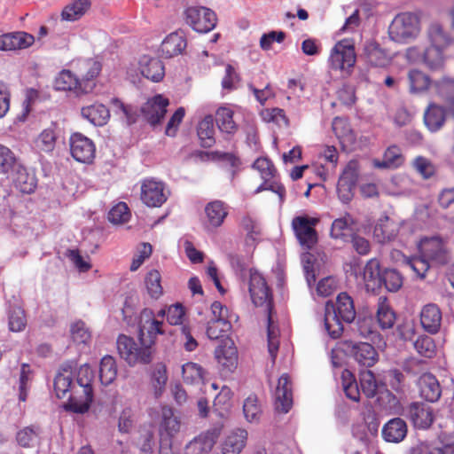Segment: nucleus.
Returning a JSON list of instances; mask_svg holds the SVG:
<instances>
[{
  "label": "nucleus",
  "instance_id": "obj_1",
  "mask_svg": "<svg viewBox=\"0 0 454 454\" xmlns=\"http://www.w3.org/2000/svg\"><path fill=\"white\" fill-rule=\"evenodd\" d=\"M93 372L88 364L82 365L74 380V373L71 368H62L55 377L54 391L59 398L68 395V402L64 404V409L74 413L88 411L93 399L91 381Z\"/></svg>",
  "mask_w": 454,
  "mask_h": 454
},
{
  "label": "nucleus",
  "instance_id": "obj_2",
  "mask_svg": "<svg viewBox=\"0 0 454 454\" xmlns=\"http://www.w3.org/2000/svg\"><path fill=\"white\" fill-rule=\"evenodd\" d=\"M420 255L409 258L398 251L393 252L402 258V262L420 278H425L431 264L444 265L450 262L451 253L447 240L439 236L424 237L418 244Z\"/></svg>",
  "mask_w": 454,
  "mask_h": 454
},
{
  "label": "nucleus",
  "instance_id": "obj_3",
  "mask_svg": "<svg viewBox=\"0 0 454 454\" xmlns=\"http://www.w3.org/2000/svg\"><path fill=\"white\" fill-rule=\"evenodd\" d=\"M428 45L423 50L409 47L405 56L411 63L421 62L430 71H440L444 67L445 50L450 43V36L441 24L433 22L427 29Z\"/></svg>",
  "mask_w": 454,
  "mask_h": 454
},
{
  "label": "nucleus",
  "instance_id": "obj_4",
  "mask_svg": "<svg viewBox=\"0 0 454 454\" xmlns=\"http://www.w3.org/2000/svg\"><path fill=\"white\" fill-rule=\"evenodd\" d=\"M249 293L253 303L257 307H263L268 314V350L272 362H274L279 346V330L274 324L270 315L272 309V296L270 290L267 285L265 278L262 273L254 269H251L249 270Z\"/></svg>",
  "mask_w": 454,
  "mask_h": 454
},
{
  "label": "nucleus",
  "instance_id": "obj_5",
  "mask_svg": "<svg viewBox=\"0 0 454 454\" xmlns=\"http://www.w3.org/2000/svg\"><path fill=\"white\" fill-rule=\"evenodd\" d=\"M356 317L352 298L347 293H340L335 302L327 301L325 307V329L333 339H337L343 332L342 322L351 323Z\"/></svg>",
  "mask_w": 454,
  "mask_h": 454
},
{
  "label": "nucleus",
  "instance_id": "obj_6",
  "mask_svg": "<svg viewBox=\"0 0 454 454\" xmlns=\"http://www.w3.org/2000/svg\"><path fill=\"white\" fill-rule=\"evenodd\" d=\"M356 62L355 43L345 38L338 41L330 50L327 65L331 71L338 72L342 78H348L353 73Z\"/></svg>",
  "mask_w": 454,
  "mask_h": 454
},
{
  "label": "nucleus",
  "instance_id": "obj_7",
  "mask_svg": "<svg viewBox=\"0 0 454 454\" xmlns=\"http://www.w3.org/2000/svg\"><path fill=\"white\" fill-rule=\"evenodd\" d=\"M421 30L420 20L413 12L397 14L388 27L389 38L399 43H408L415 40Z\"/></svg>",
  "mask_w": 454,
  "mask_h": 454
},
{
  "label": "nucleus",
  "instance_id": "obj_8",
  "mask_svg": "<svg viewBox=\"0 0 454 454\" xmlns=\"http://www.w3.org/2000/svg\"><path fill=\"white\" fill-rule=\"evenodd\" d=\"M340 351L353 356L359 364L366 367L372 366L378 360L377 351L371 344L344 340L339 344L336 349L333 350L332 363L334 367L340 366L341 364L338 358Z\"/></svg>",
  "mask_w": 454,
  "mask_h": 454
},
{
  "label": "nucleus",
  "instance_id": "obj_9",
  "mask_svg": "<svg viewBox=\"0 0 454 454\" xmlns=\"http://www.w3.org/2000/svg\"><path fill=\"white\" fill-rule=\"evenodd\" d=\"M139 74L145 78L158 82L165 75V68L162 62L152 54H144L139 57L137 63H131L127 67V75L132 82L139 79Z\"/></svg>",
  "mask_w": 454,
  "mask_h": 454
},
{
  "label": "nucleus",
  "instance_id": "obj_10",
  "mask_svg": "<svg viewBox=\"0 0 454 454\" xmlns=\"http://www.w3.org/2000/svg\"><path fill=\"white\" fill-rule=\"evenodd\" d=\"M117 349L120 356L130 366L137 364H148L152 360V351L149 346L127 335H120L117 339Z\"/></svg>",
  "mask_w": 454,
  "mask_h": 454
},
{
  "label": "nucleus",
  "instance_id": "obj_11",
  "mask_svg": "<svg viewBox=\"0 0 454 454\" xmlns=\"http://www.w3.org/2000/svg\"><path fill=\"white\" fill-rule=\"evenodd\" d=\"M170 191L160 179L148 177L140 183V200L149 207H160L168 199Z\"/></svg>",
  "mask_w": 454,
  "mask_h": 454
},
{
  "label": "nucleus",
  "instance_id": "obj_12",
  "mask_svg": "<svg viewBox=\"0 0 454 454\" xmlns=\"http://www.w3.org/2000/svg\"><path fill=\"white\" fill-rule=\"evenodd\" d=\"M184 16L186 24L199 33H207L216 25L215 13L204 6H188L184 12Z\"/></svg>",
  "mask_w": 454,
  "mask_h": 454
},
{
  "label": "nucleus",
  "instance_id": "obj_13",
  "mask_svg": "<svg viewBox=\"0 0 454 454\" xmlns=\"http://www.w3.org/2000/svg\"><path fill=\"white\" fill-rule=\"evenodd\" d=\"M353 272L357 286L367 292H375L381 286L380 262L377 259L370 260L364 267H354Z\"/></svg>",
  "mask_w": 454,
  "mask_h": 454
},
{
  "label": "nucleus",
  "instance_id": "obj_14",
  "mask_svg": "<svg viewBox=\"0 0 454 454\" xmlns=\"http://www.w3.org/2000/svg\"><path fill=\"white\" fill-rule=\"evenodd\" d=\"M215 359L222 374L232 373L238 366V349L232 340L226 338L215 348Z\"/></svg>",
  "mask_w": 454,
  "mask_h": 454
},
{
  "label": "nucleus",
  "instance_id": "obj_15",
  "mask_svg": "<svg viewBox=\"0 0 454 454\" xmlns=\"http://www.w3.org/2000/svg\"><path fill=\"white\" fill-rule=\"evenodd\" d=\"M317 223V218L308 215H298L293 219L292 228L301 246L310 248L317 242L315 226Z\"/></svg>",
  "mask_w": 454,
  "mask_h": 454
},
{
  "label": "nucleus",
  "instance_id": "obj_16",
  "mask_svg": "<svg viewBox=\"0 0 454 454\" xmlns=\"http://www.w3.org/2000/svg\"><path fill=\"white\" fill-rule=\"evenodd\" d=\"M164 333L163 322L155 318L151 309H145L140 315L139 339L151 348L156 337Z\"/></svg>",
  "mask_w": 454,
  "mask_h": 454
},
{
  "label": "nucleus",
  "instance_id": "obj_17",
  "mask_svg": "<svg viewBox=\"0 0 454 454\" xmlns=\"http://www.w3.org/2000/svg\"><path fill=\"white\" fill-rule=\"evenodd\" d=\"M70 152L73 158L81 163H91L95 158V145L91 139L81 133H74L69 139Z\"/></svg>",
  "mask_w": 454,
  "mask_h": 454
},
{
  "label": "nucleus",
  "instance_id": "obj_18",
  "mask_svg": "<svg viewBox=\"0 0 454 454\" xmlns=\"http://www.w3.org/2000/svg\"><path fill=\"white\" fill-rule=\"evenodd\" d=\"M406 417L419 429H427L434 420V412L431 405L422 402L411 403L406 411Z\"/></svg>",
  "mask_w": 454,
  "mask_h": 454
},
{
  "label": "nucleus",
  "instance_id": "obj_19",
  "mask_svg": "<svg viewBox=\"0 0 454 454\" xmlns=\"http://www.w3.org/2000/svg\"><path fill=\"white\" fill-rule=\"evenodd\" d=\"M11 178L13 187L21 193L34 192L37 180L33 171L28 170L20 161L7 175Z\"/></svg>",
  "mask_w": 454,
  "mask_h": 454
},
{
  "label": "nucleus",
  "instance_id": "obj_20",
  "mask_svg": "<svg viewBox=\"0 0 454 454\" xmlns=\"http://www.w3.org/2000/svg\"><path fill=\"white\" fill-rule=\"evenodd\" d=\"M359 173V165L356 160H350L345 167L337 184V191L340 199L348 202L352 198L354 188Z\"/></svg>",
  "mask_w": 454,
  "mask_h": 454
},
{
  "label": "nucleus",
  "instance_id": "obj_21",
  "mask_svg": "<svg viewBox=\"0 0 454 454\" xmlns=\"http://www.w3.org/2000/svg\"><path fill=\"white\" fill-rule=\"evenodd\" d=\"M158 426L159 434L163 442L172 438L180 431L181 420L172 408L162 406L160 411Z\"/></svg>",
  "mask_w": 454,
  "mask_h": 454
},
{
  "label": "nucleus",
  "instance_id": "obj_22",
  "mask_svg": "<svg viewBox=\"0 0 454 454\" xmlns=\"http://www.w3.org/2000/svg\"><path fill=\"white\" fill-rule=\"evenodd\" d=\"M243 109L236 105H223L215 113V121L218 129L227 134H234L238 130V114H242Z\"/></svg>",
  "mask_w": 454,
  "mask_h": 454
},
{
  "label": "nucleus",
  "instance_id": "obj_23",
  "mask_svg": "<svg viewBox=\"0 0 454 454\" xmlns=\"http://www.w3.org/2000/svg\"><path fill=\"white\" fill-rule=\"evenodd\" d=\"M54 88L57 90L72 91L76 95L85 94L91 90V86L80 82L77 74L70 70H62L54 80Z\"/></svg>",
  "mask_w": 454,
  "mask_h": 454
},
{
  "label": "nucleus",
  "instance_id": "obj_24",
  "mask_svg": "<svg viewBox=\"0 0 454 454\" xmlns=\"http://www.w3.org/2000/svg\"><path fill=\"white\" fill-rule=\"evenodd\" d=\"M168 104V98L156 95L145 102L142 106V113L152 125H156L164 118Z\"/></svg>",
  "mask_w": 454,
  "mask_h": 454
},
{
  "label": "nucleus",
  "instance_id": "obj_25",
  "mask_svg": "<svg viewBox=\"0 0 454 454\" xmlns=\"http://www.w3.org/2000/svg\"><path fill=\"white\" fill-rule=\"evenodd\" d=\"M220 432L215 428L206 433L200 434L190 442L184 449L185 454H208L219 437Z\"/></svg>",
  "mask_w": 454,
  "mask_h": 454
},
{
  "label": "nucleus",
  "instance_id": "obj_26",
  "mask_svg": "<svg viewBox=\"0 0 454 454\" xmlns=\"http://www.w3.org/2000/svg\"><path fill=\"white\" fill-rule=\"evenodd\" d=\"M274 397L276 409L283 413L288 412L293 404V398L291 383L287 374L285 373L279 377Z\"/></svg>",
  "mask_w": 454,
  "mask_h": 454
},
{
  "label": "nucleus",
  "instance_id": "obj_27",
  "mask_svg": "<svg viewBox=\"0 0 454 454\" xmlns=\"http://www.w3.org/2000/svg\"><path fill=\"white\" fill-rule=\"evenodd\" d=\"M35 42V37L23 31L8 33L0 35L1 51H15L26 49Z\"/></svg>",
  "mask_w": 454,
  "mask_h": 454
},
{
  "label": "nucleus",
  "instance_id": "obj_28",
  "mask_svg": "<svg viewBox=\"0 0 454 454\" xmlns=\"http://www.w3.org/2000/svg\"><path fill=\"white\" fill-rule=\"evenodd\" d=\"M442 318V311L436 304L428 303L420 311L421 326L428 333L435 334L439 332Z\"/></svg>",
  "mask_w": 454,
  "mask_h": 454
},
{
  "label": "nucleus",
  "instance_id": "obj_29",
  "mask_svg": "<svg viewBox=\"0 0 454 454\" xmlns=\"http://www.w3.org/2000/svg\"><path fill=\"white\" fill-rule=\"evenodd\" d=\"M228 207L221 200H214L205 207V225L208 230L220 227L228 215Z\"/></svg>",
  "mask_w": 454,
  "mask_h": 454
},
{
  "label": "nucleus",
  "instance_id": "obj_30",
  "mask_svg": "<svg viewBox=\"0 0 454 454\" xmlns=\"http://www.w3.org/2000/svg\"><path fill=\"white\" fill-rule=\"evenodd\" d=\"M400 230V223L388 216L380 217L373 230V238L379 243H386L394 239Z\"/></svg>",
  "mask_w": 454,
  "mask_h": 454
},
{
  "label": "nucleus",
  "instance_id": "obj_31",
  "mask_svg": "<svg viewBox=\"0 0 454 454\" xmlns=\"http://www.w3.org/2000/svg\"><path fill=\"white\" fill-rule=\"evenodd\" d=\"M187 46L184 32L170 33L165 37L160 45L161 54L165 58H173L182 54Z\"/></svg>",
  "mask_w": 454,
  "mask_h": 454
},
{
  "label": "nucleus",
  "instance_id": "obj_32",
  "mask_svg": "<svg viewBox=\"0 0 454 454\" xmlns=\"http://www.w3.org/2000/svg\"><path fill=\"white\" fill-rule=\"evenodd\" d=\"M74 67L77 72L80 82L88 83L91 86V90L94 87L92 81L99 74L101 71V64L94 59H79L74 62Z\"/></svg>",
  "mask_w": 454,
  "mask_h": 454
},
{
  "label": "nucleus",
  "instance_id": "obj_33",
  "mask_svg": "<svg viewBox=\"0 0 454 454\" xmlns=\"http://www.w3.org/2000/svg\"><path fill=\"white\" fill-rule=\"evenodd\" d=\"M82 118L95 126H104L107 123L110 118V112L108 108L100 103H93L82 106L81 109Z\"/></svg>",
  "mask_w": 454,
  "mask_h": 454
},
{
  "label": "nucleus",
  "instance_id": "obj_34",
  "mask_svg": "<svg viewBox=\"0 0 454 454\" xmlns=\"http://www.w3.org/2000/svg\"><path fill=\"white\" fill-rule=\"evenodd\" d=\"M247 432L245 429L237 428L230 432L222 444L223 454H239L246 446Z\"/></svg>",
  "mask_w": 454,
  "mask_h": 454
},
{
  "label": "nucleus",
  "instance_id": "obj_35",
  "mask_svg": "<svg viewBox=\"0 0 454 454\" xmlns=\"http://www.w3.org/2000/svg\"><path fill=\"white\" fill-rule=\"evenodd\" d=\"M407 434V425L400 418L390 419L382 428V436L386 442H400Z\"/></svg>",
  "mask_w": 454,
  "mask_h": 454
},
{
  "label": "nucleus",
  "instance_id": "obj_36",
  "mask_svg": "<svg viewBox=\"0 0 454 454\" xmlns=\"http://www.w3.org/2000/svg\"><path fill=\"white\" fill-rule=\"evenodd\" d=\"M58 134L53 127L43 129L35 139L34 148L38 153L51 155L56 148Z\"/></svg>",
  "mask_w": 454,
  "mask_h": 454
},
{
  "label": "nucleus",
  "instance_id": "obj_37",
  "mask_svg": "<svg viewBox=\"0 0 454 454\" xmlns=\"http://www.w3.org/2000/svg\"><path fill=\"white\" fill-rule=\"evenodd\" d=\"M420 395L428 402H436L441 395L442 388L437 379L431 373L423 374L419 379Z\"/></svg>",
  "mask_w": 454,
  "mask_h": 454
},
{
  "label": "nucleus",
  "instance_id": "obj_38",
  "mask_svg": "<svg viewBox=\"0 0 454 454\" xmlns=\"http://www.w3.org/2000/svg\"><path fill=\"white\" fill-rule=\"evenodd\" d=\"M364 54L368 62L375 67H385L389 64L391 56L375 42H367Z\"/></svg>",
  "mask_w": 454,
  "mask_h": 454
},
{
  "label": "nucleus",
  "instance_id": "obj_39",
  "mask_svg": "<svg viewBox=\"0 0 454 454\" xmlns=\"http://www.w3.org/2000/svg\"><path fill=\"white\" fill-rule=\"evenodd\" d=\"M403 163V156L401 149L395 145L387 147L383 155V160L374 159L372 165L376 168H396Z\"/></svg>",
  "mask_w": 454,
  "mask_h": 454
},
{
  "label": "nucleus",
  "instance_id": "obj_40",
  "mask_svg": "<svg viewBox=\"0 0 454 454\" xmlns=\"http://www.w3.org/2000/svg\"><path fill=\"white\" fill-rule=\"evenodd\" d=\"M90 0H73L61 12V20L75 21L80 20L90 9Z\"/></svg>",
  "mask_w": 454,
  "mask_h": 454
},
{
  "label": "nucleus",
  "instance_id": "obj_41",
  "mask_svg": "<svg viewBox=\"0 0 454 454\" xmlns=\"http://www.w3.org/2000/svg\"><path fill=\"white\" fill-rule=\"evenodd\" d=\"M434 88L445 101L449 113L454 116V79L444 77L434 83Z\"/></svg>",
  "mask_w": 454,
  "mask_h": 454
},
{
  "label": "nucleus",
  "instance_id": "obj_42",
  "mask_svg": "<svg viewBox=\"0 0 454 454\" xmlns=\"http://www.w3.org/2000/svg\"><path fill=\"white\" fill-rule=\"evenodd\" d=\"M333 130L343 146H349L355 143V134L346 119L340 117L334 118L333 121Z\"/></svg>",
  "mask_w": 454,
  "mask_h": 454
},
{
  "label": "nucleus",
  "instance_id": "obj_43",
  "mask_svg": "<svg viewBox=\"0 0 454 454\" xmlns=\"http://www.w3.org/2000/svg\"><path fill=\"white\" fill-rule=\"evenodd\" d=\"M424 121L430 131H437L445 121L444 110L435 104L429 105L424 114Z\"/></svg>",
  "mask_w": 454,
  "mask_h": 454
},
{
  "label": "nucleus",
  "instance_id": "obj_44",
  "mask_svg": "<svg viewBox=\"0 0 454 454\" xmlns=\"http://www.w3.org/2000/svg\"><path fill=\"white\" fill-rule=\"evenodd\" d=\"M243 414L245 419L248 423L257 424L259 423L262 409L258 400V397L254 394H250L243 403Z\"/></svg>",
  "mask_w": 454,
  "mask_h": 454
},
{
  "label": "nucleus",
  "instance_id": "obj_45",
  "mask_svg": "<svg viewBox=\"0 0 454 454\" xmlns=\"http://www.w3.org/2000/svg\"><path fill=\"white\" fill-rule=\"evenodd\" d=\"M407 79L411 93H419L427 90L431 82L429 76L417 68L411 69L408 72Z\"/></svg>",
  "mask_w": 454,
  "mask_h": 454
},
{
  "label": "nucleus",
  "instance_id": "obj_46",
  "mask_svg": "<svg viewBox=\"0 0 454 454\" xmlns=\"http://www.w3.org/2000/svg\"><path fill=\"white\" fill-rule=\"evenodd\" d=\"M198 137L204 147H211L215 144V127L212 115H207L198 125Z\"/></svg>",
  "mask_w": 454,
  "mask_h": 454
},
{
  "label": "nucleus",
  "instance_id": "obj_47",
  "mask_svg": "<svg viewBox=\"0 0 454 454\" xmlns=\"http://www.w3.org/2000/svg\"><path fill=\"white\" fill-rule=\"evenodd\" d=\"M117 376V365L112 356L102 357L99 364V380L103 385H110Z\"/></svg>",
  "mask_w": 454,
  "mask_h": 454
},
{
  "label": "nucleus",
  "instance_id": "obj_48",
  "mask_svg": "<svg viewBox=\"0 0 454 454\" xmlns=\"http://www.w3.org/2000/svg\"><path fill=\"white\" fill-rule=\"evenodd\" d=\"M182 375L187 384H200L204 380L206 371L200 364L188 362L182 366Z\"/></svg>",
  "mask_w": 454,
  "mask_h": 454
},
{
  "label": "nucleus",
  "instance_id": "obj_49",
  "mask_svg": "<svg viewBox=\"0 0 454 454\" xmlns=\"http://www.w3.org/2000/svg\"><path fill=\"white\" fill-rule=\"evenodd\" d=\"M145 286L148 295L158 300L163 294V287L161 286L160 273L156 270L148 271L145 277Z\"/></svg>",
  "mask_w": 454,
  "mask_h": 454
},
{
  "label": "nucleus",
  "instance_id": "obj_50",
  "mask_svg": "<svg viewBox=\"0 0 454 454\" xmlns=\"http://www.w3.org/2000/svg\"><path fill=\"white\" fill-rule=\"evenodd\" d=\"M377 320L382 329L391 328L395 321V315L384 297L379 298Z\"/></svg>",
  "mask_w": 454,
  "mask_h": 454
},
{
  "label": "nucleus",
  "instance_id": "obj_51",
  "mask_svg": "<svg viewBox=\"0 0 454 454\" xmlns=\"http://www.w3.org/2000/svg\"><path fill=\"white\" fill-rule=\"evenodd\" d=\"M341 385L348 398L355 402L359 401L360 390L358 388V385L355 379V376L350 371H342Z\"/></svg>",
  "mask_w": 454,
  "mask_h": 454
},
{
  "label": "nucleus",
  "instance_id": "obj_52",
  "mask_svg": "<svg viewBox=\"0 0 454 454\" xmlns=\"http://www.w3.org/2000/svg\"><path fill=\"white\" fill-rule=\"evenodd\" d=\"M151 381L154 390V395L156 396H160L164 391L168 381L167 368L165 364H157L154 365Z\"/></svg>",
  "mask_w": 454,
  "mask_h": 454
},
{
  "label": "nucleus",
  "instance_id": "obj_53",
  "mask_svg": "<svg viewBox=\"0 0 454 454\" xmlns=\"http://www.w3.org/2000/svg\"><path fill=\"white\" fill-rule=\"evenodd\" d=\"M131 213L125 202H118L108 212V220L114 225L124 224L130 219Z\"/></svg>",
  "mask_w": 454,
  "mask_h": 454
},
{
  "label": "nucleus",
  "instance_id": "obj_54",
  "mask_svg": "<svg viewBox=\"0 0 454 454\" xmlns=\"http://www.w3.org/2000/svg\"><path fill=\"white\" fill-rule=\"evenodd\" d=\"M353 219L346 214L344 216L335 219L332 223L331 237L333 239H343L351 232Z\"/></svg>",
  "mask_w": 454,
  "mask_h": 454
},
{
  "label": "nucleus",
  "instance_id": "obj_55",
  "mask_svg": "<svg viewBox=\"0 0 454 454\" xmlns=\"http://www.w3.org/2000/svg\"><path fill=\"white\" fill-rule=\"evenodd\" d=\"M27 318L24 310L19 307H12L8 311V327L11 332L19 333L25 329Z\"/></svg>",
  "mask_w": 454,
  "mask_h": 454
},
{
  "label": "nucleus",
  "instance_id": "obj_56",
  "mask_svg": "<svg viewBox=\"0 0 454 454\" xmlns=\"http://www.w3.org/2000/svg\"><path fill=\"white\" fill-rule=\"evenodd\" d=\"M40 428L37 427H26L17 433L16 439L22 447H33L40 438Z\"/></svg>",
  "mask_w": 454,
  "mask_h": 454
},
{
  "label": "nucleus",
  "instance_id": "obj_57",
  "mask_svg": "<svg viewBox=\"0 0 454 454\" xmlns=\"http://www.w3.org/2000/svg\"><path fill=\"white\" fill-rule=\"evenodd\" d=\"M413 347L418 354L426 358H432L436 355L434 340L427 335H420L413 342Z\"/></svg>",
  "mask_w": 454,
  "mask_h": 454
},
{
  "label": "nucleus",
  "instance_id": "obj_58",
  "mask_svg": "<svg viewBox=\"0 0 454 454\" xmlns=\"http://www.w3.org/2000/svg\"><path fill=\"white\" fill-rule=\"evenodd\" d=\"M70 334L76 344L86 345L90 341L91 333L83 321L78 320L71 324Z\"/></svg>",
  "mask_w": 454,
  "mask_h": 454
},
{
  "label": "nucleus",
  "instance_id": "obj_59",
  "mask_svg": "<svg viewBox=\"0 0 454 454\" xmlns=\"http://www.w3.org/2000/svg\"><path fill=\"white\" fill-rule=\"evenodd\" d=\"M20 160L14 153L5 145H0V175H10Z\"/></svg>",
  "mask_w": 454,
  "mask_h": 454
},
{
  "label": "nucleus",
  "instance_id": "obj_60",
  "mask_svg": "<svg viewBox=\"0 0 454 454\" xmlns=\"http://www.w3.org/2000/svg\"><path fill=\"white\" fill-rule=\"evenodd\" d=\"M231 329L229 320H215L210 319L207 323V335L211 340H218L223 338Z\"/></svg>",
  "mask_w": 454,
  "mask_h": 454
},
{
  "label": "nucleus",
  "instance_id": "obj_61",
  "mask_svg": "<svg viewBox=\"0 0 454 454\" xmlns=\"http://www.w3.org/2000/svg\"><path fill=\"white\" fill-rule=\"evenodd\" d=\"M382 283L387 291L396 292L403 286V278L395 270L387 269L381 273Z\"/></svg>",
  "mask_w": 454,
  "mask_h": 454
},
{
  "label": "nucleus",
  "instance_id": "obj_62",
  "mask_svg": "<svg viewBox=\"0 0 454 454\" xmlns=\"http://www.w3.org/2000/svg\"><path fill=\"white\" fill-rule=\"evenodd\" d=\"M360 386L367 397H373L377 394L378 383L373 373L369 370L360 372Z\"/></svg>",
  "mask_w": 454,
  "mask_h": 454
},
{
  "label": "nucleus",
  "instance_id": "obj_63",
  "mask_svg": "<svg viewBox=\"0 0 454 454\" xmlns=\"http://www.w3.org/2000/svg\"><path fill=\"white\" fill-rule=\"evenodd\" d=\"M379 401L387 412L390 414H400L402 412L400 401L391 392L387 390L381 393Z\"/></svg>",
  "mask_w": 454,
  "mask_h": 454
},
{
  "label": "nucleus",
  "instance_id": "obj_64",
  "mask_svg": "<svg viewBox=\"0 0 454 454\" xmlns=\"http://www.w3.org/2000/svg\"><path fill=\"white\" fill-rule=\"evenodd\" d=\"M253 168L256 169L261 177L265 182H270L275 175V168L271 161L265 157L258 158L253 164Z\"/></svg>",
  "mask_w": 454,
  "mask_h": 454
}]
</instances>
